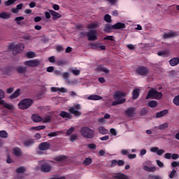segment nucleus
Masks as SVG:
<instances>
[{"label": "nucleus", "mask_w": 179, "mask_h": 179, "mask_svg": "<svg viewBox=\"0 0 179 179\" xmlns=\"http://www.w3.org/2000/svg\"><path fill=\"white\" fill-rule=\"evenodd\" d=\"M51 148V143L49 142L41 143L38 145L39 150H48Z\"/></svg>", "instance_id": "9d476101"}, {"label": "nucleus", "mask_w": 179, "mask_h": 179, "mask_svg": "<svg viewBox=\"0 0 179 179\" xmlns=\"http://www.w3.org/2000/svg\"><path fill=\"white\" fill-rule=\"evenodd\" d=\"M172 155H173V154H171L170 152H167L164 155V157H165V159H168L169 160H170V159H172Z\"/></svg>", "instance_id": "052dcab7"}, {"label": "nucleus", "mask_w": 179, "mask_h": 179, "mask_svg": "<svg viewBox=\"0 0 179 179\" xmlns=\"http://www.w3.org/2000/svg\"><path fill=\"white\" fill-rule=\"evenodd\" d=\"M124 113L127 115V117H132L134 115H135L136 113V108L135 107H130L127 108L125 111Z\"/></svg>", "instance_id": "f8f14e48"}, {"label": "nucleus", "mask_w": 179, "mask_h": 179, "mask_svg": "<svg viewBox=\"0 0 179 179\" xmlns=\"http://www.w3.org/2000/svg\"><path fill=\"white\" fill-rule=\"evenodd\" d=\"M87 148H89V149H91L92 150H94V149L97 148V145H96V144L94 143H90L87 145Z\"/></svg>", "instance_id": "603ef678"}, {"label": "nucleus", "mask_w": 179, "mask_h": 179, "mask_svg": "<svg viewBox=\"0 0 179 179\" xmlns=\"http://www.w3.org/2000/svg\"><path fill=\"white\" fill-rule=\"evenodd\" d=\"M99 70L101 71V72H104L105 73H110V70L106 67L100 66Z\"/></svg>", "instance_id": "8fccbe9b"}, {"label": "nucleus", "mask_w": 179, "mask_h": 179, "mask_svg": "<svg viewBox=\"0 0 179 179\" xmlns=\"http://www.w3.org/2000/svg\"><path fill=\"white\" fill-rule=\"evenodd\" d=\"M43 123L46 124L47 122H51V116L48 115L44 119H43Z\"/></svg>", "instance_id": "de8ad7c7"}, {"label": "nucleus", "mask_w": 179, "mask_h": 179, "mask_svg": "<svg viewBox=\"0 0 179 179\" xmlns=\"http://www.w3.org/2000/svg\"><path fill=\"white\" fill-rule=\"evenodd\" d=\"M87 99L97 101V100H102L103 97L99 95H90V96L87 97Z\"/></svg>", "instance_id": "a878e982"}, {"label": "nucleus", "mask_w": 179, "mask_h": 179, "mask_svg": "<svg viewBox=\"0 0 179 179\" xmlns=\"http://www.w3.org/2000/svg\"><path fill=\"white\" fill-rule=\"evenodd\" d=\"M104 20L107 23H111V22H113V20H111V15H110L108 14L105 15H104Z\"/></svg>", "instance_id": "ea45409f"}, {"label": "nucleus", "mask_w": 179, "mask_h": 179, "mask_svg": "<svg viewBox=\"0 0 179 179\" xmlns=\"http://www.w3.org/2000/svg\"><path fill=\"white\" fill-rule=\"evenodd\" d=\"M26 57H27V58H34L36 53L34 52H28L26 53Z\"/></svg>", "instance_id": "a18cd8bd"}, {"label": "nucleus", "mask_w": 179, "mask_h": 179, "mask_svg": "<svg viewBox=\"0 0 179 179\" xmlns=\"http://www.w3.org/2000/svg\"><path fill=\"white\" fill-rule=\"evenodd\" d=\"M148 113V108H143L141 110L140 115L141 117H145Z\"/></svg>", "instance_id": "e433bc0d"}, {"label": "nucleus", "mask_w": 179, "mask_h": 179, "mask_svg": "<svg viewBox=\"0 0 179 179\" xmlns=\"http://www.w3.org/2000/svg\"><path fill=\"white\" fill-rule=\"evenodd\" d=\"M162 97H163V94H162V92H157V90L155 88H151L149 90L145 99L146 100H149L150 98L155 99L156 100H160Z\"/></svg>", "instance_id": "f03ea898"}, {"label": "nucleus", "mask_w": 179, "mask_h": 179, "mask_svg": "<svg viewBox=\"0 0 179 179\" xmlns=\"http://www.w3.org/2000/svg\"><path fill=\"white\" fill-rule=\"evenodd\" d=\"M87 37H88L89 41H96L97 40V31L94 29H90L87 32Z\"/></svg>", "instance_id": "6e6552de"}, {"label": "nucleus", "mask_w": 179, "mask_h": 179, "mask_svg": "<svg viewBox=\"0 0 179 179\" xmlns=\"http://www.w3.org/2000/svg\"><path fill=\"white\" fill-rule=\"evenodd\" d=\"M90 47H91V48H92V50H97V48H99V44H97V43H91Z\"/></svg>", "instance_id": "13d9d810"}, {"label": "nucleus", "mask_w": 179, "mask_h": 179, "mask_svg": "<svg viewBox=\"0 0 179 179\" xmlns=\"http://www.w3.org/2000/svg\"><path fill=\"white\" fill-rule=\"evenodd\" d=\"M69 111L71 114H73L75 117H80V115H82V112L75 110V108L73 107H71L69 109Z\"/></svg>", "instance_id": "a211bd4d"}, {"label": "nucleus", "mask_w": 179, "mask_h": 179, "mask_svg": "<svg viewBox=\"0 0 179 179\" xmlns=\"http://www.w3.org/2000/svg\"><path fill=\"white\" fill-rule=\"evenodd\" d=\"M31 129H35V131H41L42 129H45V126H37V127H32Z\"/></svg>", "instance_id": "79ce46f5"}, {"label": "nucleus", "mask_w": 179, "mask_h": 179, "mask_svg": "<svg viewBox=\"0 0 179 179\" xmlns=\"http://www.w3.org/2000/svg\"><path fill=\"white\" fill-rule=\"evenodd\" d=\"M115 178H117V179H128V176H127V175L123 174V173H120L118 175H115L114 176Z\"/></svg>", "instance_id": "f704fd0d"}, {"label": "nucleus", "mask_w": 179, "mask_h": 179, "mask_svg": "<svg viewBox=\"0 0 179 179\" xmlns=\"http://www.w3.org/2000/svg\"><path fill=\"white\" fill-rule=\"evenodd\" d=\"M13 153L15 156H22V150L19 148H14L13 150Z\"/></svg>", "instance_id": "c756f323"}, {"label": "nucleus", "mask_w": 179, "mask_h": 179, "mask_svg": "<svg viewBox=\"0 0 179 179\" xmlns=\"http://www.w3.org/2000/svg\"><path fill=\"white\" fill-rule=\"evenodd\" d=\"M113 30H114V28L113 27V25L110 24H106L103 28V31L105 33H112Z\"/></svg>", "instance_id": "aec40b11"}, {"label": "nucleus", "mask_w": 179, "mask_h": 179, "mask_svg": "<svg viewBox=\"0 0 179 179\" xmlns=\"http://www.w3.org/2000/svg\"><path fill=\"white\" fill-rule=\"evenodd\" d=\"M92 162L93 160L92 159V158H86L83 162V164L85 166H90V164H92Z\"/></svg>", "instance_id": "4c0bfd02"}, {"label": "nucleus", "mask_w": 179, "mask_h": 179, "mask_svg": "<svg viewBox=\"0 0 179 179\" xmlns=\"http://www.w3.org/2000/svg\"><path fill=\"white\" fill-rule=\"evenodd\" d=\"M56 50L57 52H62V51H64V47H62V45H57L56 47Z\"/></svg>", "instance_id": "5fc2aeb1"}, {"label": "nucleus", "mask_w": 179, "mask_h": 179, "mask_svg": "<svg viewBox=\"0 0 179 179\" xmlns=\"http://www.w3.org/2000/svg\"><path fill=\"white\" fill-rule=\"evenodd\" d=\"M113 30H124V29H127V25L122 22H117L113 25Z\"/></svg>", "instance_id": "9b49d317"}, {"label": "nucleus", "mask_w": 179, "mask_h": 179, "mask_svg": "<svg viewBox=\"0 0 179 179\" xmlns=\"http://www.w3.org/2000/svg\"><path fill=\"white\" fill-rule=\"evenodd\" d=\"M8 50H13V55L20 54L24 50V45L23 43H18L17 45L10 44L8 46Z\"/></svg>", "instance_id": "7ed1b4c3"}, {"label": "nucleus", "mask_w": 179, "mask_h": 179, "mask_svg": "<svg viewBox=\"0 0 179 179\" xmlns=\"http://www.w3.org/2000/svg\"><path fill=\"white\" fill-rule=\"evenodd\" d=\"M34 101L30 99H22L19 103L18 107L20 110H26L29 107H31Z\"/></svg>", "instance_id": "39448f33"}, {"label": "nucleus", "mask_w": 179, "mask_h": 179, "mask_svg": "<svg viewBox=\"0 0 179 179\" xmlns=\"http://www.w3.org/2000/svg\"><path fill=\"white\" fill-rule=\"evenodd\" d=\"M55 162H64V160H66V156L60 155L55 158Z\"/></svg>", "instance_id": "c9c22d12"}, {"label": "nucleus", "mask_w": 179, "mask_h": 179, "mask_svg": "<svg viewBox=\"0 0 179 179\" xmlns=\"http://www.w3.org/2000/svg\"><path fill=\"white\" fill-rule=\"evenodd\" d=\"M0 18L1 19H10V14H8V13L3 12V13H0Z\"/></svg>", "instance_id": "473e14b6"}, {"label": "nucleus", "mask_w": 179, "mask_h": 179, "mask_svg": "<svg viewBox=\"0 0 179 179\" xmlns=\"http://www.w3.org/2000/svg\"><path fill=\"white\" fill-rule=\"evenodd\" d=\"M150 151L152 152L153 153H157L158 156H162L163 155L164 153H165L166 151L163 149H159V147H152L150 149Z\"/></svg>", "instance_id": "ddd939ff"}, {"label": "nucleus", "mask_w": 179, "mask_h": 179, "mask_svg": "<svg viewBox=\"0 0 179 179\" xmlns=\"http://www.w3.org/2000/svg\"><path fill=\"white\" fill-rule=\"evenodd\" d=\"M87 27L92 30V29H97L99 27V23H91L87 25Z\"/></svg>", "instance_id": "72a5a7b5"}, {"label": "nucleus", "mask_w": 179, "mask_h": 179, "mask_svg": "<svg viewBox=\"0 0 179 179\" xmlns=\"http://www.w3.org/2000/svg\"><path fill=\"white\" fill-rule=\"evenodd\" d=\"M24 65L29 66V68H36V66H40V65H41V61L37 59L28 60L24 62Z\"/></svg>", "instance_id": "423d86ee"}, {"label": "nucleus", "mask_w": 179, "mask_h": 179, "mask_svg": "<svg viewBox=\"0 0 179 179\" xmlns=\"http://www.w3.org/2000/svg\"><path fill=\"white\" fill-rule=\"evenodd\" d=\"M80 132L82 136L86 139H93L94 138V130L87 127H81Z\"/></svg>", "instance_id": "f257e3e1"}, {"label": "nucleus", "mask_w": 179, "mask_h": 179, "mask_svg": "<svg viewBox=\"0 0 179 179\" xmlns=\"http://www.w3.org/2000/svg\"><path fill=\"white\" fill-rule=\"evenodd\" d=\"M166 114H169V110L165 109L160 112L156 113V118H162V117H164Z\"/></svg>", "instance_id": "4be33fe9"}, {"label": "nucleus", "mask_w": 179, "mask_h": 179, "mask_svg": "<svg viewBox=\"0 0 179 179\" xmlns=\"http://www.w3.org/2000/svg\"><path fill=\"white\" fill-rule=\"evenodd\" d=\"M20 96V89H17L15 90L10 96V99H17Z\"/></svg>", "instance_id": "393cba45"}, {"label": "nucleus", "mask_w": 179, "mask_h": 179, "mask_svg": "<svg viewBox=\"0 0 179 179\" xmlns=\"http://www.w3.org/2000/svg\"><path fill=\"white\" fill-rule=\"evenodd\" d=\"M16 71L20 75H26L27 73V66H21L16 67Z\"/></svg>", "instance_id": "2eb2a0df"}, {"label": "nucleus", "mask_w": 179, "mask_h": 179, "mask_svg": "<svg viewBox=\"0 0 179 179\" xmlns=\"http://www.w3.org/2000/svg\"><path fill=\"white\" fill-rule=\"evenodd\" d=\"M31 120L34 122H43V117L37 114H34L31 116Z\"/></svg>", "instance_id": "412c9836"}, {"label": "nucleus", "mask_w": 179, "mask_h": 179, "mask_svg": "<svg viewBox=\"0 0 179 179\" xmlns=\"http://www.w3.org/2000/svg\"><path fill=\"white\" fill-rule=\"evenodd\" d=\"M176 36V32H171L168 34H164L163 35V38H171V37H174Z\"/></svg>", "instance_id": "2f4dec72"}, {"label": "nucleus", "mask_w": 179, "mask_h": 179, "mask_svg": "<svg viewBox=\"0 0 179 179\" xmlns=\"http://www.w3.org/2000/svg\"><path fill=\"white\" fill-rule=\"evenodd\" d=\"M26 171V168L24 166H20L16 169V172L18 173H24Z\"/></svg>", "instance_id": "37998d69"}, {"label": "nucleus", "mask_w": 179, "mask_h": 179, "mask_svg": "<svg viewBox=\"0 0 179 179\" xmlns=\"http://www.w3.org/2000/svg\"><path fill=\"white\" fill-rule=\"evenodd\" d=\"M125 101H127V99L124 98H122L120 101L119 100L114 101L112 103V106H118V104H124V103H125Z\"/></svg>", "instance_id": "bb28decb"}, {"label": "nucleus", "mask_w": 179, "mask_h": 179, "mask_svg": "<svg viewBox=\"0 0 179 179\" xmlns=\"http://www.w3.org/2000/svg\"><path fill=\"white\" fill-rule=\"evenodd\" d=\"M173 103L176 104V106H179V95L173 99Z\"/></svg>", "instance_id": "864d4df0"}, {"label": "nucleus", "mask_w": 179, "mask_h": 179, "mask_svg": "<svg viewBox=\"0 0 179 179\" xmlns=\"http://www.w3.org/2000/svg\"><path fill=\"white\" fill-rule=\"evenodd\" d=\"M8 132L5 130L0 131V138H8Z\"/></svg>", "instance_id": "c03bdc74"}, {"label": "nucleus", "mask_w": 179, "mask_h": 179, "mask_svg": "<svg viewBox=\"0 0 179 179\" xmlns=\"http://www.w3.org/2000/svg\"><path fill=\"white\" fill-rule=\"evenodd\" d=\"M41 170L43 173H50L52 170V166H51V164L45 163L41 165Z\"/></svg>", "instance_id": "1a4fd4ad"}, {"label": "nucleus", "mask_w": 179, "mask_h": 179, "mask_svg": "<svg viewBox=\"0 0 179 179\" xmlns=\"http://www.w3.org/2000/svg\"><path fill=\"white\" fill-rule=\"evenodd\" d=\"M176 173H177V171H176L175 169L172 170V171L169 174V178H174V176H176Z\"/></svg>", "instance_id": "4d7b16f0"}, {"label": "nucleus", "mask_w": 179, "mask_h": 179, "mask_svg": "<svg viewBox=\"0 0 179 179\" xmlns=\"http://www.w3.org/2000/svg\"><path fill=\"white\" fill-rule=\"evenodd\" d=\"M166 128H169V124L167 122L163 123L162 124H160L158 127V129H160V130H164V129H166Z\"/></svg>", "instance_id": "58836bf2"}, {"label": "nucleus", "mask_w": 179, "mask_h": 179, "mask_svg": "<svg viewBox=\"0 0 179 179\" xmlns=\"http://www.w3.org/2000/svg\"><path fill=\"white\" fill-rule=\"evenodd\" d=\"M122 97H125V93L117 91L113 95L114 100H122Z\"/></svg>", "instance_id": "4468645a"}, {"label": "nucleus", "mask_w": 179, "mask_h": 179, "mask_svg": "<svg viewBox=\"0 0 179 179\" xmlns=\"http://www.w3.org/2000/svg\"><path fill=\"white\" fill-rule=\"evenodd\" d=\"M99 132V134H101V135H106V134L108 133V130H107L106 128H104V127L101 126L98 128Z\"/></svg>", "instance_id": "cd10ccee"}, {"label": "nucleus", "mask_w": 179, "mask_h": 179, "mask_svg": "<svg viewBox=\"0 0 179 179\" xmlns=\"http://www.w3.org/2000/svg\"><path fill=\"white\" fill-rule=\"evenodd\" d=\"M103 40H108L109 41H114V36H106L105 38H103Z\"/></svg>", "instance_id": "6e6d98bb"}, {"label": "nucleus", "mask_w": 179, "mask_h": 179, "mask_svg": "<svg viewBox=\"0 0 179 179\" xmlns=\"http://www.w3.org/2000/svg\"><path fill=\"white\" fill-rule=\"evenodd\" d=\"M71 72L76 76H79L80 75V70H72Z\"/></svg>", "instance_id": "bf43d9fd"}, {"label": "nucleus", "mask_w": 179, "mask_h": 179, "mask_svg": "<svg viewBox=\"0 0 179 179\" xmlns=\"http://www.w3.org/2000/svg\"><path fill=\"white\" fill-rule=\"evenodd\" d=\"M156 163H157V166H159V167H164V164L163 162H162L160 160L157 159Z\"/></svg>", "instance_id": "680f3d73"}, {"label": "nucleus", "mask_w": 179, "mask_h": 179, "mask_svg": "<svg viewBox=\"0 0 179 179\" xmlns=\"http://www.w3.org/2000/svg\"><path fill=\"white\" fill-rule=\"evenodd\" d=\"M34 142H35L34 139H33V138L28 139V140H26L25 141H24V145L27 148H29L30 146H33V145H34Z\"/></svg>", "instance_id": "b1692460"}, {"label": "nucleus", "mask_w": 179, "mask_h": 179, "mask_svg": "<svg viewBox=\"0 0 179 179\" xmlns=\"http://www.w3.org/2000/svg\"><path fill=\"white\" fill-rule=\"evenodd\" d=\"M74 131H75V127H71L66 131V134L68 136L72 135V134H73Z\"/></svg>", "instance_id": "09e8293b"}, {"label": "nucleus", "mask_w": 179, "mask_h": 179, "mask_svg": "<svg viewBox=\"0 0 179 179\" xmlns=\"http://www.w3.org/2000/svg\"><path fill=\"white\" fill-rule=\"evenodd\" d=\"M136 72L141 76H146L149 73V69L146 66H140L136 69Z\"/></svg>", "instance_id": "0eeeda50"}, {"label": "nucleus", "mask_w": 179, "mask_h": 179, "mask_svg": "<svg viewBox=\"0 0 179 179\" xmlns=\"http://www.w3.org/2000/svg\"><path fill=\"white\" fill-rule=\"evenodd\" d=\"M49 12L52 15V20H57V19L62 17V15L54 11V10H50Z\"/></svg>", "instance_id": "dca6fc26"}, {"label": "nucleus", "mask_w": 179, "mask_h": 179, "mask_svg": "<svg viewBox=\"0 0 179 179\" xmlns=\"http://www.w3.org/2000/svg\"><path fill=\"white\" fill-rule=\"evenodd\" d=\"M59 116L62 117V118H68L69 120H72V115L68 112L61 111Z\"/></svg>", "instance_id": "6ab92c4d"}, {"label": "nucleus", "mask_w": 179, "mask_h": 179, "mask_svg": "<svg viewBox=\"0 0 179 179\" xmlns=\"http://www.w3.org/2000/svg\"><path fill=\"white\" fill-rule=\"evenodd\" d=\"M127 47L129 48V50H135V45H132V44H128L127 45Z\"/></svg>", "instance_id": "338daca9"}, {"label": "nucleus", "mask_w": 179, "mask_h": 179, "mask_svg": "<svg viewBox=\"0 0 179 179\" xmlns=\"http://www.w3.org/2000/svg\"><path fill=\"white\" fill-rule=\"evenodd\" d=\"M15 20L17 23V24L21 25L22 24V20H24V17H17L15 18Z\"/></svg>", "instance_id": "a19ab883"}, {"label": "nucleus", "mask_w": 179, "mask_h": 179, "mask_svg": "<svg viewBox=\"0 0 179 179\" xmlns=\"http://www.w3.org/2000/svg\"><path fill=\"white\" fill-rule=\"evenodd\" d=\"M49 62H51L52 64H54L55 62V57L52 56L48 58Z\"/></svg>", "instance_id": "69168bd1"}, {"label": "nucleus", "mask_w": 179, "mask_h": 179, "mask_svg": "<svg viewBox=\"0 0 179 179\" xmlns=\"http://www.w3.org/2000/svg\"><path fill=\"white\" fill-rule=\"evenodd\" d=\"M173 160H177V159H179V155L178 154H172V158Z\"/></svg>", "instance_id": "774afa93"}, {"label": "nucleus", "mask_w": 179, "mask_h": 179, "mask_svg": "<svg viewBox=\"0 0 179 179\" xmlns=\"http://www.w3.org/2000/svg\"><path fill=\"white\" fill-rule=\"evenodd\" d=\"M169 64L171 66H176V65H178L179 64V59L178 57L172 58L169 60Z\"/></svg>", "instance_id": "5701e85b"}, {"label": "nucleus", "mask_w": 179, "mask_h": 179, "mask_svg": "<svg viewBox=\"0 0 179 179\" xmlns=\"http://www.w3.org/2000/svg\"><path fill=\"white\" fill-rule=\"evenodd\" d=\"M158 103L157 101L152 100L148 103V107H151V108H155V107H157Z\"/></svg>", "instance_id": "7c9ffc66"}, {"label": "nucleus", "mask_w": 179, "mask_h": 179, "mask_svg": "<svg viewBox=\"0 0 179 179\" xmlns=\"http://www.w3.org/2000/svg\"><path fill=\"white\" fill-rule=\"evenodd\" d=\"M78 140V135L77 134H72L70 137L71 142H75V141Z\"/></svg>", "instance_id": "3c124183"}, {"label": "nucleus", "mask_w": 179, "mask_h": 179, "mask_svg": "<svg viewBox=\"0 0 179 179\" xmlns=\"http://www.w3.org/2000/svg\"><path fill=\"white\" fill-rule=\"evenodd\" d=\"M143 169L145 170V171H148V173L156 171V167L155 166L149 167L148 166H144Z\"/></svg>", "instance_id": "c85d7f7f"}, {"label": "nucleus", "mask_w": 179, "mask_h": 179, "mask_svg": "<svg viewBox=\"0 0 179 179\" xmlns=\"http://www.w3.org/2000/svg\"><path fill=\"white\" fill-rule=\"evenodd\" d=\"M62 76H63L64 79H69V73L65 72L64 73H62Z\"/></svg>", "instance_id": "e2e57ef3"}, {"label": "nucleus", "mask_w": 179, "mask_h": 179, "mask_svg": "<svg viewBox=\"0 0 179 179\" xmlns=\"http://www.w3.org/2000/svg\"><path fill=\"white\" fill-rule=\"evenodd\" d=\"M139 94H141V90L139 88H136L132 92V99L136 100L139 97Z\"/></svg>", "instance_id": "f3484780"}, {"label": "nucleus", "mask_w": 179, "mask_h": 179, "mask_svg": "<svg viewBox=\"0 0 179 179\" xmlns=\"http://www.w3.org/2000/svg\"><path fill=\"white\" fill-rule=\"evenodd\" d=\"M3 99H5V92L0 89V104L3 106L4 108H7V110H10V111L15 110V106L13 105L5 102Z\"/></svg>", "instance_id": "20e7f679"}, {"label": "nucleus", "mask_w": 179, "mask_h": 179, "mask_svg": "<svg viewBox=\"0 0 179 179\" xmlns=\"http://www.w3.org/2000/svg\"><path fill=\"white\" fill-rule=\"evenodd\" d=\"M17 0H8L5 1V6H10V5H13L15 2H16Z\"/></svg>", "instance_id": "49530a36"}, {"label": "nucleus", "mask_w": 179, "mask_h": 179, "mask_svg": "<svg viewBox=\"0 0 179 179\" xmlns=\"http://www.w3.org/2000/svg\"><path fill=\"white\" fill-rule=\"evenodd\" d=\"M54 73L56 76H62V72H61V71L55 70L54 71Z\"/></svg>", "instance_id": "0e129e2a"}]
</instances>
